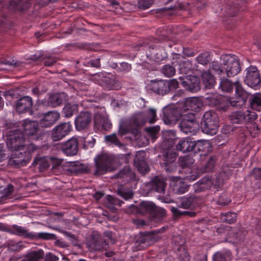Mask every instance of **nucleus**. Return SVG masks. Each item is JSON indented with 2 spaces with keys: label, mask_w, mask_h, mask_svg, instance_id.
<instances>
[{
  "label": "nucleus",
  "mask_w": 261,
  "mask_h": 261,
  "mask_svg": "<svg viewBox=\"0 0 261 261\" xmlns=\"http://www.w3.org/2000/svg\"><path fill=\"white\" fill-rule=\"evenodd\" d=\"M235 88L236 97L228 98L221 95H213L204 98V102L222 111L228 110L229 106L240 107L246 104L250 94L245 90L239 81L232 82L227 78L220 76L219 89L223 92L231 93Z\"/></svg>",
  "instance_id": "f257e3e1"
},
{
  "label": "nucleus",
  "mask_w": 261,
  "mask_h": 261,
  "mask_svg": "<svg viewBox=\"0 0 261 261\" xmlns=\"http://www.w3.org/2000/svg\"><path fill=\"white\" fill-rule=\"evenodd\" d=\"M6 142L12 151L9 164L18 167L25 165L30 160V153L37 148L34 144L24 139L23 134L19 130L8 132Z\"/></svg>",
  "instance_id": "f03ea898"
},
{
  "label": "nucleus",
  "mask_w": 261,
  "mask_h": 261,
  "mask_svg": "<svg viewBox=\"0 0 261 261\" xmlns=\"http://www.w3.org/2000/svg\"><path fill=\"white\" fill-rule=\"evenodd\" d=\"M216 4H214L213 7L214 12L218 14V16L223 17V21L226 22L230 18L236 16L241 10L237 5H230V3H225V0H217Z\"/></svg>",
  "instance_id": "7ed1b4c3"
},
{
  "label": "nucleus",
  "mask_w": 261,
  "mask_h": 261,
  "mask_svg": "<svg viewBox=\"0 0 261 261\" xmlns=\"http://www.w3.org/2000/svg\"><path fill=\"white\" fill-rule=\"evenodd\" d=\"M219 127V118L217 114L212 111L206 112L201 122L202 132L207 135L216 134Z\"/></svg>",
  "instance_id": "20e7f679"
},
{
  "label": "nucleus",
  "mask_w": 261,
  "mask_h": 261,
  "mask_svg": "<svg viewBox=\"0 0 261 261\" xmlns=\"http://www.w3.org/2000/svg\"><path fill=\"white\" fill-rule=\"evenodd\" d=\"M221 64L223 65L224 75L233 77L241 71L240 64L237 57L234 55H224L221 57Z\"/></svg>",
  "instance_id": "39448f33"
},
{
  "label": "nucleus",
  "mask_w": 261,
  "mask_h": 261,
  "mask_svg": "<svg viewBox=\"0 0 261 261\" xmlns=\"http://www.w3.org/2000/svg\"><path fill=\"white\" fill-rule=\"evenodd\" d=\"M257 116L256 113L251 111H239L232 112L229 118L232 124H246L247 123H253L256 119Z\"/></svg>",
  "instance_id": "423d86ee"
},
{
  "label": "nucleus",
  "mask_w": 261,
  "mask_h": 261,
  "mask_svg": "<svg viewBox=\"0 0 261 261\" xmlns=\"http://www.w3.org/2000/svg\"><path fill=\"white\" fill-rule=\"evenodd\" d=\"M94 161L96 167L94 175H102L113 170L111 167L112 159L108 154H99L95 158Z\"/></svg>",
  "instance_id": "0eeeda50"
},
{
  "label": "nucleus",
  "mask_w": 261,
  "mask_h": 261,
  "mask_svg": "<svg viewBox=\"0 0 261 261\" xmlns=\"http://www.w3.org/2000/svg\"><path fill=\"white\" fill-rule=\"evenodd\" d=\"M245 83L250 87L257 89L261 86L260 74L255 66H250L245 70Z\"/></svg>",
  "instance_id": "6e6552de"
},
{
  "label": "nucleus",
  "mask_w": 261,
  "mask_h": 261,
  "mask_svg": "<svg viewBox=\"0 0 261 261\" xmlns=\"http://www.w3.org/2000/svg\"><path fill=\"white\" fill-rule=\"evenodd\" d=\"M87 247L93 251H99L103 249L105 246L108 245L106 240L101 238L97 231H93L87 238L86 241Z\"/></svg>",
  "instance_id": "1a4fd4ad"
},
{
  "label": "nucleus",
  "mask_w": 261,
  "mask_h": 261,
  "mask_svg": "<svg viewBox=\"0 0 261 261\" xmlns=\"http://www.w3.org/2000/svg\"><path fill=\"white\" fill-rule=\"evenodd\" d=\"M71 125L70 122L62 123L56 126L51 131V137L54 141L62 139L71 130Z\"/></svg>",
  "instance_id": "9d476101"
},
{
  "label": "nucleus",
  "mask_w": 261,
  "mask_h": 261,
  "mask_svg": "<svg viewBox=\"0 0 261 261\" xmlns=\"http://www.w3.org/2000/svg\"><path fill=\"white\" fill-rule=\"evenodd\" d=\"M196 116L194 113H190L184 116L179 124L180 130L187 134L195 130Z\"/></svg>",
  "instance_id": "9b49d317"
},
{
  "label": "nucleus",
  "mask_w": 261,
  "mask_h": 261,
  "mask_svg": "<svg viewBox=\"0 0 261 261\" xmlns=\"http://www.w3.org/2000/svg\"><path fill=\"white\" fill-rule=\"evenodd\" d=\"M68 100V95L65 93H55L49 96L42 101L44 106L55 108L60 106Z\"/></svg>",
  "instance_id": "f8f14e48"
},
{
  "label": "nucleus",
  "mask_w": 261,
  "mask_h": 261,
  "mask_svg": "<svg viewBox=\"0 0 261 261\" xmlns=\"http://www.w3.org/2000/svg\"><path fill=\"white\" fill-rule=\"evenodd\" d=\"M92 118V115L89 112H81L75 119L76 128L79 130L87 128L90 125Z\"/></svg>",
  "instance_id": "ddd939ff"
},
{
  "label": "nucleus",
  "mask_w": 261,
  "mask_h": 261,
  "mask_svg": "<svg viewBox=\"0 0 261 261\" xmlns=\"http://www.w3.org/2000/svg\"><path fill=\"white\" fill-rule=\"evenodd\" d=\"M79 141L75 138H72L64 142L61 146L62 151L68 156H73L78 151Z\"/></svg>",
  "instance_id": "4468645a"
},
{
  "label": "nucleus",
  "mask_w": 261,
  "mask_h": 261,
  "mask_svg": "<svg viewBox=\"0 0 261 261\" xmlns=\"http://www.w3.org/2000/svg\"><path fill=\"white\" fill-rule=\"evenodd\" d=\"M65 174H80L86 170V167L79 162H65L64 165Z\"/></svg>",
  "instance_id": "2eb2a0df"
},
{
  "label": "nucleus",
  "mask_w": 261,
  "mask_h": 261,
  "mask_svg": "<svg viewBox=\"0 0 261 261\" xmlns=\"http://www.w3.org/2000/svg\"><path fill=\"white\" fill-rule=\"evenodd\" d=\"M60 117V113L57 111L48 112L41 119L40 124L43 127H50L59 120Z\"/></svg>",
  "instance_id": "dca6fc26"
},
{
  "label": "nucleus",
  "mask_w": 261,
  "mask_h": 261,
  "mask_svg": "<svg viewBox=\"0 0 261 261\" xmlns=\"http://www.w3.org/2000/svg\"><path fill=\"white\" fill-rule=\"evenodd\" d=\"M32 98L28 96L19 98L16 103V110L19 113L29 111L32 107Z\"/></svg>",
  "instance_id": "f3484780"
},
{
  "label": "nucleus",
  "mask_w": 261,
  "mask_h": 261,
  "mask_svg": "<svg viewBox=\"0 0 261 261\" xmlns=\"http://www.w3.org/2000/svg\"><path fill=\"white\" fill-rule=\"evenodd\" d=\"M100 84L108 90H118L121 87V84L119 81L107 75L102 77Z\"/></svg>",
  "instance_id": "a211bd4d"
},
{
  "label": "nucleus",
  "mask_w": 261,
  "mask_h": 261,
  "mask_svg": "<svg viewBox=\"0 0 261 261\" xmlns=\"http://www.w3.org/2000/svg\"><path fill=\"white\" fill-rule=\"evenodd\" d=\"M148 114L143 112H138L134 114L130 118L129 124L134 127H140L144 125L147 122Z\"/></svg>",
  "instance_id": "6ab92c4d"
},
{
  "label": "nucleus",
  "mask_w": 261,
  "mask_h": 261,
  "mask_svg": "<svg viewBox=\"0 0 261 261\" xmlns=\"http://www.w3.org/2000/svg\"><path fill=\"white\" fill-rule=\"evenodd\" d=\"M149 85L151 90L159 94L164 95L167 92L165 80H152Z\"/></svg>",
  "instance_id": "aec40b11"
},
{
  "label": "nucleus",
  "mask_w": 261,
  "mask_h": 261,
  "mask_svg": "<svg viewBox=\"0 0 261 261\" xmlns=\"http://www.w3.org/2000/svg\"><path fill=\"white\" fill-rule=\"evenodd\" d=\"M95 125L99 128L107 129L111 127V123L107 117L99 113L95 114L94 118Z\"/></svg>",
  "instance_id": "412c9836"
},
{
  "label": "nucleus",
  "mask_w": 261,
  "mask_h": 261,
  "mask_svg": "<svg viewBox=\"0 0 261 261\" xmlns=\"http://www.w3.org/2000/svg\"><path fill=\"white\" fill-rule=\"evenodd\" d=\"M22 126L24 133L31 136L36 134L38 129V124L34 121H25L22 124Z\"/></svg>",
  "instance_id": "4be33fe9"
},
{
  "label": "nucleus",
  "mask_w": 261,
  "mask_h": 261,
  "mask_svg": "<svg viewBox=\"0 0 261 261\" xmlns=\"http://www.w3.org/2000/svg\"><path fill=\"white\" fill-rule=\"evenodd\" d=\"M52 172L56 175L64 173L65 162L63 159L58 158H50Z\"/></svg>",
  "instance_id": "5701e85b"
},
{
  "label": "nucleus",
  "mask_w": 261,
  "mask_h": 261,
  "mask_svg": "<svg viewBox=\"0 0 261 261\" xmlns=\"http://www.w3.org/2000/svg\"><path fill=\"white\" fill-rule=\"evenodd\" d=\"M144 152L138 151L134 159V163L138 171L142 174H145L149 171V168L146 163L144 160H140L139 156L143 157Z\"/></svg>",
  "instance_id": "b1692460"
},
{
  "label": "nucleus",
  "mask_w": 261,
  "mask_h": 261,
  "mask_svg": "<svg viewBox=\"0 0 261 261\" xmlns=\"http://www.w3.org/2000/svg\"><path fill=\"white\" fill-rule=\"evenodd\" d=\"M196 146V142L192 141L190 139L180 140L177 146V150H180L183 152L191 151Z\"/></svg>",
  "instance_id": "393cba45"
},
{
  "label": "nucleus",
  "mask_w": 261,
  "mask_h": 261,
  "mask_svg": "<svg viewBox=\"0 0 261 261\" xmlns=\"http://www.w3.org/2000/svg\"><path fill=\"white\" fill-rule=\"evenodd\" d=\"M201 80L204 87L207 89L212 88L216 83L215 77L207 71L201 73Z\"/></svg>",
  "instance_id": "a878e982"
},
{
  "label": "nucleus",
  "mask_w": 261,
  "mask_h": 261,
  "mask_svg": "<svg viewBox=\"0 0 261 261\" xmlns=\"http://www.w3.org/2000/svg\"><path fill=\"white\" fill-rule=\"evenodd\" d=\"M10 231L16 235L22 236L26 238H34L36 237L33 233L29 232L25 228L16 225H13L11 228Z\"/></svg>",
  "instance_id": "bb28decb"
},
{
  "label": "nucleus",
  "mask_w": 261,
  "mask_h": 261,
  "mask_svg": "<svg viewBox=\"0 0 261 261\" xmlns=\"http://www.w3.org/2000/svg\"><path fill=\"white\" fill-rule=\"evenodd\" d=\"M212 146L208 141L199 140H197V152H202L200 156L205 155L212 150Z\"/></svg>",
  "instance_id": "cd10ccee"
},
{
  "label": "nucleus",
  "mask_w": 261,
  "mask_h": 261,
  "mask_svg": "<svg viewBox=\"0 0 261 261\" xmlns=\"http://www.w3.org/2000/svg\"><path fill=\"white\" fill-rule=\"evenodd\" d=\"M212 182L208 176L202 177L198 181H197V193L210 189L212 186Z\"/></svg>",
  "instance_id": "c85d7f7f"
},
{
  "label": "nucleus",
  "mask_w": 261,
  "mask_h": 261,
  "mask_svg": "<svg viewBox=\"0 0 261 261\" xmlns=\"http://www.w3.org/2000/svg\"><path fill=\"white\" fill-rule=\"evenodd\" d=\"M171 185L173 187V190L179 194L185 193L188 189L186 184L182 182L181 179H175L171 182Z\"/></svg>",
  "instance_id": "c756f323"
},
{
  "label": "nucleus",
  "mask_w": 261,
  "mask_h": 261,
  "mask_svg": "<svg viewBox=\"0 0 261 261\" xmlns=\"http://www.w3.org/2000/svg\"><path fill=\"white\" fill-rule=\"evenodd\" d=\"M231 253L229 250H223L215 253L213 256V261H228Z\"/></svg>",
  "instance_id": "7c9ffc66"
},
{
  "label": "nucleus",
  "mask_w": 261,
  "mask_h": 261,
  "mask_svg": "<svg viewBox=\"0 0 261 261\" xmlns=\"http://www.w3.org/2000/svg\"><path fill=\"white\" fill-rule=\"evenodd\" d=\"M78 110V106L76 104L67 103L63 108V111L66 117H70Z\"/></svg>",
  "instance_id": "2f4dec72"
},
{
  "label": "nucleus",
  "mask_w": 261,
  "mask_h": 261,
  "mask_svg": "<svg viewBox=\"0 0 261 261\" xmlns=\"http://www.w3.org/2000/svg\"><path fill=\"white\" fill-rule=\"evenodd\" d=\"M3 180H0V202L3 199L10 195L13 191L14 188L12 185H9L7 188H4L2 186Z\"/></svg>",
  "instance_id": "473e14b6"
},
{
  "label": "nucleus",
  "mask_w": 261,
  "mask_h": 261,
  "mask_svg": "<svg viewBox=\"0 0 261 261\" xmlns=\"http://www.w3.org/2000/svg\"><path fill=\"white\" fill-rule=\"evenodd\" d=\"M249 101L250 106L252 109L260 111L261 107V95L256 94L251 95Z\"/></svg>",
  "instance_id": "72a5a7b5"
},
{
  "label": "nucleus",
  "mask_w": 261,
  "mask_h": 261,
  "mask_svg": "<svg viewBox=\"0 0 261 261\" xmlns=\"http://www.w3.org/2000/svg\"><path fill=\"white\" fill-rule=\"evenodd\" d=\"M155 206L151 202L143 201L140 203V210L141 213H149L152 214L155 210Z\"/></svg>",
  "instance_id": "f704fd0d"
},
{
  "label": "nucleus",
  "mask_w": 261,
  "mask_h": 261,
  "mask_svg": "<svg viewBox=\"0 0 261 261\" xmlns=\"http://www.w3.org/2000/svg\"><path fill=\"white\" fill-rule=\"evenodd\" d=\"M26 255L32 261H40L42 259L44 256V252L42 249L31 251L28 252Z\"/></svg>",
  "instance_id": "c9c22d12"
},
{
  "label": "nucleus",
  "mask_w": 261,
  "mask_h": 261,
  "mask_svg": "<svg viewBox=\"0 0 261 261\" xmlns=\"http://www.w3.org/2000/svg\"><path fill=\"white\" fill-rule=\"evenodd\" d=\"M237 218V214L234 212H226L222 213L220 219L224 222L232 224L235 222Z\"/></svg>",
  "instance_id": "e433bc0d"
},
{
  "label": "nucleus",
  "mask_w": 261,
  "mask_h": 261,
  "mask_svg": "<svg viewBox=\"0 0 261 261\" xmlns=\"http://www.w3.org/2000/svg\"><path fill=\"white\" fill-rule=\"evenodd\" d=\"M212 54L209 51L203 52L197 57V62L202 65H206L212 60Z\"/></svg>",
  "instance_id": "4c0bfd02"
},
{
  "label": "nucleus",
  "mask_w": 261,
  "mask_h": 261,
  "mask_svg": "<svg viewBox=\"0 0 261 261\" xmlns=\"http://www.w3.org/2000/svg\"><path fill=\"white\" fill-rule=\"evenodd\" d=\"M196 76H188L187 80L182 82L183 86L189 91L193 92L195 88Z\"/></svg>",
  "instance_id": "58836bf2"
},
{
  "label": "nucleus",
  "mask_w": 261,
  "mask_h": 261,
  "mask_svg": "<svg viewBox=\"0 0 261 261\" xmlns=\"http://www.w3.org/2000/svg\"><path fill=\"white\" fill-rule=\"evenodd\" d=\"M153 189L159 193H164L165 189V181L159 178H155L153 180Z\"/></svg>",
  "instance_id": "ea45409f"
},
{
  "label": "nucleus",
  "mask_w": 261,
  "mask_h": 261,
  "mask_svg": "<svg viewBox=\"0 0 261 261\" xmlns=\"http://www.w3.org/2000/svg\"><path fill=\"white\" fill-rule=\"evenodd\" d=\"M217 159L215 156H212L206 162L205 166L201 169L202 172H212L216 162Z\"/></svg>",
  "instance_id": "a19ab883"
},
{
  "label": "nucleus",
  "mask_w": 261,
  "mask_h": 261,
  "mask_svg": "<svg viewBox=\"0 0 261 261\" xmlns=\"http://www.w3.org/2000/svg\"><path fill=\"white\" fill-rule=\"evenodd\" d=\"M194 162V159L189 156L185 157H180L178 160V164L179 166L185 168L191 166Z\"/></svg>",
  "instance_id": "79ce46f5"
},
{
  "label": "nucleus",
  "mask_w": 261,
  "mask_h": 261,
  "mask_svg": "<svg viewBox=\"0 0 261 261\" xmlns=\"http://www.w3.org/2000/svg\"><path fill=\"white\" fill-rule=\"evenodd\" d=\"M145 130L151 137L152 141L154 142L157 138L156 135L159 133L160 127L159 125H156L153 127H147Z\"/></svg>",
  "instance_id": "37998d69"
},
{
  "label": "nucleus",
  "mask_w": 261,
  "mask_h": 261,
  "mask_svg": "<svg viewBox=\"0 0 261 261\" xmlns=\"http://www.w3.org/2000/svg\"><path fill=\"white\" fill-rule=\"evenodd\" d=\"M162 72L167 77H171L175 74V69L173 66L167 64L163 67Z\"/></svg>",
  "instance_id": "c03bdc74"
},
{
  "label": "nucleus",
  "mask_w": 261,
  "mask_h": 261,
  "mask_svg": "<svg viewBox=\"0 0 261 261\" xmlns=\"http://www.w3.org/2000/svg\"><path fill=\"white\" fill-rule=\"evenodd\" d=\"M211 70L215 71L216 74H218L221 76V74L224 75V68L219 64L218 62H213L210 65Z\"/></svg>",
  "instance_id": "a18cd8bd"
},
{
  "label": "nucleus",
  "mask_w": 261,
  "mask_h": 261,
  "mask_svg": "<svg viewBox=\"0 0 261 261\" xmlns=\"http://www.w3.org/2000/svg\"><path fill=\"white\" fill-rule=\"evenodd\" d=\"M105 140L107 142H110L116 146H121L122 144L119 141L118 139L117 138L116 135L115 134H113L111 135H108L105 137Z\"/></svg>",
  "instance_id": "49530a36"
},
{
  "label": "nucleus",
  "mask_w": 261,
  "mask_h": 261,
  "mask_svg": "<svg viewBox=\"0 0 261 261\" xmlns=\"http://www.w3.org/2000/svg\"><path fill=\"white\" fill-rule=\"evenodd\" d=\"M196 106V97L187 98L185 102V107L187 110L194 109Z\"/></svg>",
  "instance_id": "de8ad7c7"
},
{
  "label": "nucleus",
  "mask_w": 261,
  "mask_h": 261,
  "mask_svg": "<svg viewBox=\"0 0 261 261\" xmlns=\"http://www.w3.org/2000/svg\"><path fill=\"white\" fill-rule=\"evenodd\" d=\"M166 82L167 92L169 91L174 90L178 87V82L175 79L166 81Z\"/></svg>",
  "instance_id": "09e8293b"
},
{
  "label": "nucleus",
  "mask_w": 261,
  "mask_h": 261,
  "mask_svg": "<svg viewBox=\"0 0 261 261\" xmlns=\"http://www.w3.org/2000/svg\"><path fill=\"white\" fill-rule=\"evenodd\" d=\"M231 201L230 198L226 194L221 195L218 199L217 203L222 206L228 204Z\"/></svg>",
  "instance_id": "8fccbe9b"
},
{
  "label": "nucleus",
  "mask_w": 261,
  "mask_h": 261,
  "mask_svg": "<svg viewBox=\"0 0 261 261\" xmlns=\"http://www.w3.org/2000/svg\"><path fill=\"white\" fill-rule=\"evenodd\" d=\"M149 238L151 239H154L155 241L159 240L160 239V237L154 232L152 233V234L151 236H141L139 237V239L137 240L136 243L140 244H144L146 242V240L149 239Z\"/></svg>",
  "instance_id": "3c124183"
},
{
  "label": "nucleus",
  "mask_w": 261,
  "mask_h": 261,
  "mask_svg": "<svg viewBox=\"0 0 261 261\" xmlns=\"http://www.w3.org/2000/svg\"><path fill=\"white\" fill-rule=\"evenodd\" d=\"M144 113L148 114L147 121L148 120L150 123H153L155 121L156 110L155 109H149L148 112H145Z\"/></svg>",
  "instance_id": "603ef678"
},
{
  "label": "nucleus",
  "mask_w": 261,
  "mask_h": 261,
  "mask_svg": "<svg viewBox=\"0 0 261 261\" xmlns=\"http://www.w3.org/2000/svg\"><path fill=\"white\" fill-rule=\"evenodd\" d=\"M24 246L21 242H12L9 243V248L12 251H19L23 248Z\"/></svg>",
  "instance_id": "864d4df0"
},
{
  "label": "nucleus",
  "mask_w": 261,
  "mask_h": 261,
  "mask_svg": "<svg viewBox=\"0 0 261 261\" xmlns=\"http://www.w3.org/2000/svg\"><path fill=\"white\" fill-rule=\"evenodd\" d=\"M153 4V0H139L138 7L142 9H146L149 8Z\"/></svg>",
  "instance_id": "5fc2aeb1"
},
{
  "label": "nucleus",
  "mask_w": 261,
  "mask_h": 261,
  "mask_svg": "<svg viewBox=\"0 0 261 261\" xmlns=\"http://www.w3.org/2000/svg\"><path fill=\"white\" fill-rule=\"evenodd\" d=\"M232 173V170L230 169H227L225 170L224 169L220 173L218 178L223 181L227 179L231 175Z\"/></svg>",
  "instance_id": "6e6d98bb"
},
{
  "label": "nucleus",
  "mask_w": 261,
  "mask_h": 261,
  "mask_svg": "<svg viewBox=\"0 0 261 261\" xmlns=\"http://www.w3.org/2000/svg\"><path fill=\"white\" fill-rule=\"evenodd\" d=\"M171 211L174 216H179L185 214H189L191 216H194L195 215V213H189L188 212H181L177 208L172 207Z\"/></svg>",
  "instance_id": "4d7b16f0"
},
{
  "label": "nucleus",
  "mask_w": 261,
  "mask_h": 261,
  "mask_svg": "<svg viewBox=\"0 0 261 261\" xmlns=\"http://www.w3.org/2000/svg\"><path fill=\"white\" fill-rule=\"evenodd\" d=\"M118 193L125 200L132 198L133 196V193L130 190H120L119 191Z\"/></svg>",
  "instance_id": "13d9d810"
},
{
  "label": "nucleus",
  "mask_w": 261,
  "mask_h": 261,
  "mask_svg": "<svg viewBox=\"0 0 261 261\" xmlns=\"http://www.w3.org/2000/svg\"><path fill=\"white\" fill-rule=\"evenodd\" d=\"M152 215H155L156 217H164L166 215V211L162 207L155 206V210Z\"/></svg>",
  "instance_id": "bf43d9fd"
},
{
  "label": "nucleus",
  "mask_w": 261,
  "mask_h": 261,
  "mask_svg": "<svg viewBox=\"0 0 261 261\" xmlns=\"http://www.w3.org/2000/svg\"><path fill=\"white\" fill-rule=\"evenodd\" d=\"M104 237L107 238V240L103 239L106 241L108 245L109 243L114 244L115 242V239L113 238V233L111 231H106L104 232Z\"/></svg>",
  "instance_id": "052dcab7"
},
{
  "label": "nucleus",
  "mask_w": 261,
  "mask_h": 261,
  "mask_svg": "<svg viewBox=\"0 0 261 261\" xmlns=\"http://www.w3.org/2000/svg\"><path fill=\"white\" fill-rule=\"evenodd\" d=\"M37 164L39 165V168L41 169H45L49 167L48 162L45 158L40 159L37 161Z\"/></svg>",
  "instance_id": "680f3d73"
},
{
  "label": "nucleus",
  "mask_w": 261,
  "mask_h": 261,
  "mask_svg": "<svg viewBox=\"0 0 261 261\" xmlns=\"http://www.w3.org/2000/svg\"><path fill=\"white\" fill-rule=\"evenodd\" d=\"M174 157L171 159V161L169 163L166 162V170L168 172H172L175 170V164L173 163L174 161Z\"/></svg>",
  "instance_id": "e2e57ef3"
},
{
  "label": "nucleus",
  "mask_w": 261,
  "mask_h": 261,
  "mask_svg": "<svg viewBox=\"0 0 261 261\" xmlns=\"http://www.w3.org/2000/svg\"><path fill=\"white\" fill-rule=\"evenodd\" d=\"M191 204V201L190 198H183L181 200V203L180 207L184 208H189Z\"/></svg>",
  "instance_id": "0e129e2a"
},
{
  "label": "nucleus",
  "mask_w": 261,
  "mask_h": 261,
  "mask_svg": "<svg viewBox=\"0 0 261 261\" xmlns=\"http://www.w3.org/2000/svg\"><path fill=\"white\" fill-rule=\"evenodd\" d=\"M251 174L256 180H261V168H254L251 172Z\"/></svg>",
  "instance_id": "69168bd1"
},
{
  "label": "nucleus",
  "mask_w": 261,
  "mask_h": 261,
  "mask_svg": "<svg viewBox=\"0 0 261 261\" xmlns=\"http://www.w3.org/2000/svg\"><path fill=\"white\" fill-rule=\"evenodd\" d=\"M119 69L121 71L128 72L131 70V65L127 63L122 62L120 63Z\"/></svg>",
  "instance_id": "338daca9"
},
{
  "label": "nucleus",
  "mask_w": 261,
  "mask_h": 261,
  "mask_svg": "<svg viewBox=\"0 0 261 261\" xmlns=\"http://www.w3.org/2000/svg\"><path fill=\"white\" fill-rule=\"evenodd\" d=\"M130 128L127 126L125 124H121L119 126V133L121 135H123L126 134L130 130Z\"/></svg>",
  "instance_id": "774afa93"
}]
</instances>
